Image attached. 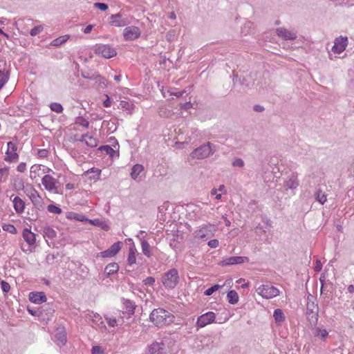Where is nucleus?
Returning a JSON list of instances; mask_svg holds the SVG:
<instances>
[{"label": "nucleus", "mask_w": 354, "mask_h": 354, "mask_svg": "<svg viewBox=\"0 0 354 354\" xmlns=\"http://www.w3.org/2000/svg\"><path fill=\"white\" fill-rule=\"evenodd\" d=\"M12 188L15 191H19L24 189V181L22 178L19 176L14 177L11 180Z\"/></svg>", "instance_id": "obj_28"}, {"label": "nucleus", "mask_w": 354, "mask_h": 354, "mask_svg": "<svg viewBox=\"0 0 354 354\" xmlns=\"http://www.w3.org/2000/svg\"><path fill=\"white\" fill-rule=\"evenodd\" d=\"M94 7L103 11L106 10L109 8L107 4L99 2L94 3Z\"/></svg>", "instance_id": "obj_48"}, {"label": "nucleus", "mask_w": 354, "mask_h": 354, "mask_svg": "<svg viewBox=\"0 0 354 354\" xmlns=\"http://www.w3.org/2000/svg\"><path fill=\"white\" fill-rule=\"evenodd\" d=\"M47 209L49 212L56 214H60L62 212V209L53 204H50L48 206Z\"/></svg>", "instance_id": "obj_39"}, {"label": "nucleus", "mask_w": 354, "mask_h": 354, "mask_svg": "<svg viewBox=\"0 0 354 354\" xmlns=\"http://www.w3.org/2000/svg\"><path fill=\"white\" fill-rule=\"evenodd\" d=\"M277 34L279 37L286 40H294L297 39V34L295 32L283 28H277Z\"/></svg>", "instance_id": "obj_15"}, {"label": "nucleus", "mask_w": 354, "mask_h": 354, "mask_svg": "<svg viewBox=\"0 0 354 354\" xmlns=\"http://www.w3.org/2000/svg\"><path fill=\"white\" fill-rule=\"evenodd\" d=\"M48 154L47 149H39L38 151V156L41 158H46Z\"/></svg>", "instance_id": "obj_54"}, {"label": "nucleus", "mask_w": 354, "mask_h": 354, "mask_svg": "<svg viewBox=\"0 0 354 354\" xmlns=\"http://www.w3.org/2000/svg\"><path fill=\"white\" fill-rule=\"evenodd\" d=\"M1 289L3 290V292L5 293H7L10 291V284L5 281H1Z\"/></svg>", "instance_id": "obj_47"}, {"label": "nucleus", "mask_w": 354, "mask_h": 354, "mask_svg": "<svg viewBox=\"0 0 354 354\" xmlns=\"http://www.w3.org/2000/svg\"><path fill=\"white\" fill-rule=\"evenodd\" d=\"M69 38H70L69 35H65L60 36V37L55 39L54 40H53L50 43V45L53 46H59L60 45H62L64 43H65L66 41H67Z\"/></svg>", "instance_id": "obj_33"}, {"label": "nucleus", "mask_w": 354, "mask_h": 354, "mask_svg": "<svg viewBox=\"0 0 354 354\" xmlns=\"http://www.w3.org/2000/svg\"><path fill=\"white\" fill-rule=\"evenodd\" d=\"M29 299L35 304H41L46 301V297L42 292H30L29 295Z\"/></svg>", "instance_id": "obj_21"}, {"label": "nucleus", "mask_w": 354, "mask_h": 354, "mask_svg": "<svg viewBox=\"0 0 354 354\" xmlns=\"http://www.w3.org/2000/svg\"><path fill=\"white\" fill-rule=\"evenodd\" d=\"M119 270V266L116 263H111L108 264L104 268V273L109 276L112 274L117 272Z\"/></svg>", "instance_id": "obj_31"}, {"label": "nucleus", "mask_w": 354, "mask_h": 354, "mask_svg": "<svg viewBox=\"0 0 354 354\" xmlns=\"http://www.w3.org/2000/svg\"><path fill=\"white\" fill-rule=\"evenodd\" d=\"M315 198L320 204L324 205L326 201V195L319 189L315 193Z\"/></svg>", "instance_id": "obj_36"}, {"label": "nucleus", "mask_w": 354, "mask_h": 354, "mask_svg": "<svg viewBox=\"0 0 354 354\" xmlns=\"http://www.w3.org/2000/svg\"><path fill=\"white\" fill-rule=\"evenodd\" d=\"M121 249V242L113 243L109 248L100 253L102 257H112L119 252Z\"/></svg>", "instance_id": "obj_14"}, {"label": "nucleus", "mask_w": 354, "mask_h": 354, "mask_svg": "<svg viewBox=\"0 0 354 354\" xmlns=\"http://www.w3.org/2000/svg\"><path fill=\"white\" fill-rule=\"evenodd\" d=\"M122 304L124 306V312L129 315H133L135 308L136 307L135 303L129 299L124 298L122 299Z\"/></svg>", "instance_id": "obj_25"}, {"label": "nucleus", "mask_w": 354, "mask_h": 354, "mask_svg": "<svg viewBox=\"0 0 354 354\" xmlns=\"http://www.w3.org/2000/svg\"><path fill=\"white\" fill-rule=\"evenodd\" d=\"M211 194L215 195L216 196L215 198L217 200H220L221 198V194H217V189L215 188L212 189Z\"/></svg>", "instance_id": "obj_60"}, {"label": "nucleus", "mask_w": 354, "mask_h": 354, "mask_svg": "<svg viewBox=\"0 0 354 354\" xmlns=\"http://www.w3.org/2000/svg\"><path fill=\"white\" fill-rule=\"evenodd\" d=\"M94 27V25L93 24H90V25H88L84 30H83V32L85 34H88L91 32V30H93Z\"/></svg>", "instance_id": "obj_59"}, {"label": "nucleus", "mask_w": 354, "mask_h": 354, "mask_svg": "<svg viewBox=\"0 0 354 354\" xmlns=\"http://www.w3.org/2000/svg\"><path fill=\"white\" fill-rule=\"evenodd\" d=\"M142 250L143 254L147 257H150L151 256V253L150 251V245L146 240H142L141 242Z\"/></svg>", "instance_id": "obj_37"}, {"label": "nucleus", "mask_w": 354, "mask_h": 354, "mask_svg": "<svg viewBox=\"0 0 354 354\" xmlns=\"http://www.w3.org/2000/svg\"><path fill=\"white\" fill-rule=\"evenodd\" d=\"M249 262L248 257H230L224 258L219 265L222 266H233Z\"/></svg>", "instance_id": "obj_8"}, {"label": "nucleus", "mask_w": 354, "mask_h": 354, "mask_svg": "<svg viewBox=\"0 0 354 354\" xmlns=\"http://www.w3.org/2000/svg\"><path fill=\"white\" fill-rule=\"evenodd\" d=\"M165 345L162 342H153L149 346V354H162L165 350Z\"/></svg>", "instance_id": "obj_19"}, {"label": "nucleus", "mask_w": 354, "mask_h": 354, "mask_svg": "<svg viewBox=\"0 0 354 354\" xmlns=\"http://www.w3.org/2000/svg\"><path fill=\"white\" fill-rule=\"evenodd\" d=\"M144 171V167L140 164H136L133 165L131 169L130 174L132 179L136 181H140L142 180V174Z\"/></svg>", "instance_id": "obj_16"}, {"label": "nucleus", "mask_w": 354, "mask_h": 354, "mask_svg": "<svg viewBox=\"0 0 354 354\" xmlns=\"http://www.w3.org/2000/svg\"><path fill=\"white\" fill-rule=\"evenodd\" d=\"M115 149L110 147L109 145H103L101 146L99 148V150L101 151L102 153H106V155H109L111 157H113L115 155H116L118 157L119 156V145L116 142V145L113 146Z\"/></svg>", "instance_id": "obj_18"}, {"label": "nucleus", "mask_w": 354, "mask_h": 354, "mask_svg": "<svg viewBox=\"0 0 354 354\" xmlns=\"http://www.w3.org/2000/svg\"><path fill=\"white\" fill-rule=\"evenodd\" d=\"M216 151V145L207 142L194 149L189 154L193 159L203 160L212 156Z\"/></svg>", "instance_id": "obj_2"}, {"label": "nucleus", "mask_w": 354, "mask_h": 354, "mask_svg": "<svg viewBox=\"0 0 354 354\" xmlns=\"http://www.w3.org/2000/svg\"><path fill=\"white\" fill-rule=\"evenodd\" d=\"M146 285L152 286L155 283V279L152 277H149L144 280Z\"/></svg>", "instance_id": "obj_51"}, {"label": "nucleus", "mask_w": 354, "mask_h": 354, "mask_svg": "<svg viewBox=\"0 0 354 354\" xmlns=\"http://www.w3.org/2000/svg\"><path fill=\"white\" fill-rule=\"evenodd\" d=\"M228 302L231 304H236L239 301V295L235 290H230L227 294Z\"/></svg>", "instance_id": "obj_34"}, {"label": "nucleus", "mask_w": 354, "mask_h": 354, "mask_svg": "<svg viewBox=\"0 0 354 354\" xmlns=\"http://www.w3.org/2000/svg\"><path fill=\"white\" fill-rule=\"evenodd\" d=\"M216 316L215 313L213 312H207L201 316H199L197 319L196 326L198 328H203L213 323L215 320Z\"/></svg>", "instance_id": "obj_9"}, {"label": "nucleus", "mask_w": 354, "mask_h": 354, "mask_svg": "<svg viewBox=\"0 0 354 354\" xmlns=\"http://www.w3.org/2000/svg\"><path fill=\"white\" fill-rule=\"evenodd\" d=\"M109 24L114 27H124L129 25L131 21L126 15L118 12L109 17Z\"/></svg>", "instance_id": "obj_5"}, {"label": "nucleus", "mask_w": 354, "mask_h": 354, "mask_svg": "<svg viewBox=\"0 0 354 354\" xmlns=\"http://www.w3.org/2000/svg\"><path fill=\"white\" fill-rule=\"evenodd\" d=\"M257 292L265 299H271L279 295V290L274 286L267 283L257 288Z\"/></svg>", "instance_id": "obj_4"}, {"label": "nucleus", "mask_w": 354, "mask_h": 354, "mask_svg": "<svg viewBox=\"0 0 354 354\" xmlns=\"http://www.w3.org/2000/svg\"><path fill=\"white\" fill-rule=\"evenodd\" d=\"M201 342L203 344H205V346H209V344H212L214 342V341L209 337H204L203 340H202Z\"/></svg>", "instance_id": "obj_57"}, {"label": "nucleus", "mask_w": 354, "mask_h": 354, "mask_svg": "<svg viewBox=\"0 0 354 354\" xmlns=\"http://www.w3.org/2000/svg\"><path fill=\"white\" fill-rule=\"evenodd\" d=\"M219 242L217 239H212L208 241L207 245L211 248H216L218 246Z\"/></svg>", "instance_id": "obj_49"}, {"label": "nucleus", "mask_w": 354, "mask_h": 354, "mask_svg": "<svg viewBox=\"0 0 354 354\" xmlns=\"http://www.w3.org/2000/svg\"><path fill=\"white\" fill-rule=\"evenodd\" d=\"M50 108L53 111L56 112L57 113H60L63 111L62 106L59 103H57V102L51 103L50 105Z\"/></svg>", "instance_id": "obj_41"}, {"label": "nucleus", "mask_w": 354, "mask_h": 354, "mask_svg": "<svg viewBox=\"0 0 354 354\" xmlns=\"http://www.w3.org/2000/svg\"><path fill=\"white\" fill-rule=\"evenodd\" d=\"M222 286L218 285V284H215L214 286H212V287H210L209 288L207 289L205 292H204V295H206V296H210L212 295L214 292H216V290H218L220 288H221Z\"/></svg>", "instance_id": "obj_43"}, {"label": "nucleus", "mask_w": 354, "mask_h": 354, "mask_svg": "<svg viewBox=\"0 0 354 354\" xmlns=\"http://www.w3.org/2000/svg\"><path fill=\"white\" fill-rule=\"evenodd\" d=\"M41 183L48 191L57 192V187L56 185L57 181L50 175H45L41 179Z\"/></svg>", "instance_id": "obj_12"}, {"label": "nucleus", "mask_w": 354, "mask_h": 354, "mask_svg": "<svg viewBox=\"0 0 354 354\" xmlns=\"http://www.w3.org/2000/svg\"><path fill=\"white\" fill-rule=\"evenodd\" d=\"M92 354H102L100 347L93 346L92 348Z\"/></svg>", "instance_id": "obj_58"}, {"label": "nucleus", "mask_w": 354, "mask_h": 354, "mask_svg": "<svg viewBox=\"0 0 354 354\" xmlns=\"http://www.w3.org/2000/svg\"><path fill=\"white\" fill-rule=\"evenodd\" d=\"M80 125L83 127L88 128L89 126V122L88 120L82 119V122H80Z\"/></svg>", "instance_id": "obj_64"}, {"label": "nucleus", "mask_w": 354, "mask_h": 354, "mask_svg": "<svg viewBox=\"0 0 354 354\" xmlns=\"http://www.w3.org/2000/svg\"><path fill=\"white\" fill-rule=\"evenodd\" d=\"M95 53L102 57L109 59L117 55L116 50L107 44H97L95 46Z\"/></svg>", "instance_id": "obj_6"}, {"label": "nucleus", "mask_w": 354, "mask_h": 354, "mask_svg": "<svg viewBox=\"0 0 354 354\" xmlns=\"http://www.w3.org/2000/svg\"><path fill=\"white\" fill-rule=\"evenodd\" d=\"M273 317L274 319L275 323L279 326H281L286 319L284 313H283L282 310L279 308L274 310Z\"/></svg>", "instance_id": "obj_29"}, {"label": "nucleus", "mask_w": 354, "mask_h": 354, "mask_svg": "<svg viewBox=\"0 0 354 354\" xmlns=\"http://www.w3.org/2000/svg\"><path fill=\"white\" fill-rule=\"evenodd\" d=\"M284 187L286 190L295 189L299 186V182L295 175L292 174L290 178L284 182Z\"/></svg>", "instance_id": "obj_27"}, {"label": "nucleus", "mask_w": 354, "mask_h": 354, "mask_svg": "<svg viewBox=\"0 0 354 354\" xmlns=\"http://www.w3.org/2000/svg\"><path fill=\"white\" fill-rule=\"evenodd\" d=\"M162 282L166 288H174L179 282V275L178 270L175 268H172L168 270L162 276Z\"/></svg>", "instance_id": "obj_3"}, {"label": "nucleus", "mask_w": 354, "mask_h": 354, "mask_svg": "<svg viewBox=\"0 0 354 354\" xmlns=\"http://www.w3.org/2000/svg\"><path fill=\"white\" fill-rule=\"evenodd\" d=\"M90 174H92L93 175L89 176V179L92 180H97L100 178L101 170L96 169L95 167H93L91 169H88L86 171H85L84 175L87 176Z\"/></svg>", "instance_id": "obj_32"}, {"label": "nucleus", "mask_w": 354, "mask_h": 354, "mask_svg": "<svg viewBox=\"0 0 354 354\" xmlns=\"http://www.w3.org/2000/svg\"><path fill=\"white\" fill-rule=\"evenodd\" d=\"M40 232L42 233L44 238L53 239L57 236L56 231L48 225L42 226Z\"/></svg>", "instance_id": "obj_24"}, {"label": "nucleus", "mask_w": 354, "mask_h": 354, "mask_svg": "<svg viewBox=\"0 0 354 354\" xmlns=\"http://www.w3.org/2000/svg\"><path fill=\"white\" fill-rule=\"evenodd\" d=\"M216 231L213 225H207L195 232V236L198 239H208L211 237Z\"/></svg>", "instance_id": "obj_11"}, {"label": "nucleus", "mask_w": 354, "mask_h": 354, "mask_svg": "<svg viewBox=\"0 0 354 354\" xmlns=\"http://www.w3.org/2000/svg\"><path fill=\"white\" fill-rule=\"evenodd\" d=\"M43 30L44 26L42 25L37 26L30 30V35L32 37H35L41 33L43 31Z\"/></svg>", "instance_id": "obj_44"}, {"label": "nucleus", "mask_w": 354, "mask_h": 354, "mask_svg": "<svg viewBox=\"0 0 354 354\" xmlns=\"http://www.w3.org/2000/svg\"><path fill=\"white\" fill-rule=\"evenodd\" d=\"M106 319L107 321L108 324L110 326L115 327V326H117V320L115 318L107 317L106 318Z\"/></svg>", "instance_id": "obj_50"}, {"label": "nucleus", "mask_w": 354, "mask_h": 354, "mask_svg": "<svg viewBox=\"0 0 354 354\" xmlns=\"http://www.w3.org/2000/svg\"><path fill=\"white\" fill-rule=\"evenodd\" d=\"M140 30L137 26H128L124 29L123 36L127 41H133L140 36Z\"/></svg>", "instance_id": "obj_10"}, {"label": "nucleus", "mask_w": 354, "mask_h": 354, "mask_svg": "<svg viewBox=\"0 0 354 354\" xmlns=\"http://www.w3.org/2000/svg\"><path fill=\"white\" fill-rule=\"evenodd\" d=\"M23 190L24 191V193L30 198V194L34 193L33 192H32V190L35 189L31 185H30L29 187L27 186L26 188L24 187V189Z\"/></svg>", "instance_id": "obj_53"}, {"label": "nucleus", "mask_w": 354, "mask_h": 354, "mask_svg": "<svg viewBox=\"0 0 354 354\" xmlns=\"http://www.w3.org/2000/svg\"><path fill=\"white\" fill-rule=\"evenodd\" d=\"M183 93H184V91H171V95H175L176 97H180V96L183 95Z\"/></svg>", "instance_id": "obj_63"}, {"label": "nucleus", "mask_w": 354, "mask_h": 354, "mask_svg": "<svg viewBox=\"0 0 354 354\" xmlns=\"http://www.w3.org/2000/svg\"><path fill=\"white\" fill-rule=\"evenodd\" d=\"M8 149L6 151L7 156L4 158L6 161L12 162L18 159V154L16 153L17 147L12 142L7 143Z\"/></svg>", "instance_id": "obj_13"}, {"label": "nucleus", "mask_w": 354, "mask_h": 354, "mask_svg": "<svg viewBox=\"0 0 354 354\" xmlns=\"http://www.w3.org/2000/svg\"><path fill=\"white\" fill-rule=\"evenodd\" d=\"M322 268V263H321L320 260H317L315 262V270L316 272H320Z\"/></svg>", "instance_id": "obj_55"}, {"label": "nucleus", "mask_w": 354, "mask_h": 354, "mask_svg": "<svg viewBox=\"0 0 354 354\" xmlns=\"http://www.w3.org/2000/svg\"><path fill=\"white\" fill-rule=\"evenodd\" d=\"M55 337L56 339L59 342V343L61 344L62 345H65V344L66 343L67 337L64 328L62 327L57 328V330H55Z\"/></svg>", "instance_id": "obj_23"}, {"label": "nucleus", "mask_w": 354, "mask_h": 354, "mask_svg": "<svg viewBox=\"0 0 354 354\" xmlns=\"http://www.w3.org/2000/svg\"><path fill=\"white\" fill-rule=\"evenodd\" d=\"M24 241L30 245L33 246L36 242V235L28 228H24L22 232Z\"/></svg>", "instance_id": "obj_17"}, {"label": "nucleus", "mask_w": 354, "mask_h": 354, "mask_svg": "<svg viewBox=\"0 0 354 354\" xmlns=\"http://www.w3.org/2000/svg\"><path fill=\"white\" fill-rule=\"evenodd\" d=\"M149 319L156 326H162L174 322L175 317L163 308H156L151 313Z\"/></svg>", "instance_id": "obj_1"}, {"label": "nucleus", "mask_w": 354, "mask_h": 354, "mask_svg": "<svg viewBox=\"0 0 354 354\" xmlns=\"http://www.w3.org/2000/svg\"><path fill=\"white\" fill-rule=\"evenodd\" d=\"M118 108L131 111L133 109V104L127 100H122L118 106Z\"/></svg>", "instance_id": "obj_38"}, {"label": "nucleus", "mask_w": 354, "mask_h": 354, "mask_svg": "<svg viewBox=\"0 0 354 354\" xmlns=\"http://www.w3.org/2000/svg\"><path fill=\"white\" fill-rule=\"evenodd\" d=\"M33 194H30V199L35 207L40 209L42 207V199L39 196L37 190H32Z\"/></svg>", "instance_id": "obj_26"}, {"label": "nucleus", "mask_w": 354, "mask_h": 354, "mask_svg": "<svg viewBox=\"0 0 354 354\" xmlns=\"http://www.w3.org/2000/svg\"><path fill=\"white\" fill-rule=\"evenodd\" d=\"M233 167H239L243 168L245 165L244 161L239 158H235L232 163Z\"/></svg>", "instance_id": "obj_46"}, {"label": "nucleus", "mask_w": 354, "mask_h": 354, "mask_svg": "<svg viewBox=\"0 0 354 354\" xmlns=\"http://www.w3.org/2000/svg\"><path fill=\"white\" fill-rule=\"evenodd\" d=\"M313 327L312 330L314 336L321 340L325 341L328 335V331L322 327H316V326Z\"/></svg>", "instance_id": "obj_20"}, {"label": "nucleus", "mask_w": 354, "mask_h": 354, "mask_svg": "<svg viewBox=\"0 0 354 354\" xmlns=\"http://www.w3.org/2000/svg\"><path fill=\"white\" fill-rule=\"evenodd\" d=\"M17 169L19 172H24L26 169V165L25 162H21L17 167Z\"/></svg>", "instance_id": "obj_52"}, {"label": "nucleus", "mask_w": 354, "mask_h": 354, "mask_svg": "<svg viewBox=\"0 0 354 354\" xmlns=\"http://www.w3.org/2000/svg\"><path fill=\"white\" fill-rule=\"evenodd\" d=\"M86 145L90 147H95L97 145V140L88 134Z\"/></svg>", "instance_id": "obj_40"}, {"label": "nucleus", "mask_w": 354, "mask_h": 354, "mask_svg": "<svg viewBox=\"0 0 354 354\" xmlns=\"http://www.w3.org/2000/svg\"><path fill=\"white\" fill-rule=\"evenodd\" d=\"M307 319L311 326H315L318 322V310L306 313Z\"/></svg>", "instance_id": "obj_30"}, {"label": "nucleus", "mask_w": 354, "mask_h": 354, "mask_svg": "<svg viewBox=\"0 0 354 354\" xmlns=\"http://www.w3.org/2000/svg\"><path fill=\"white\" fill-rule=\"evenodd\" d=\"M8 76H3L0 79V90L3 87V86L8 82Z\"/></svg>", "instance_id": "obj_56"}, {"label": "nucleus", "mask_w": 354, "mask_h": 354, "mask_svg": "<svg viewBox=\"0 0 354 354\" xmlns=\"http://www.w3.org/2000/svg\"><path fill=\"white\" fill-rule=\"evenodd\" d=\"M177 244H178V243L176 241L175 239H172L170 240L169 245L173 249H176L178 248Z\"/></svg>", "instance_id": "obj_61"}, {"label": "nucleus", "mask_w": 354, "mask_h": 354, "mask_svg": "<svg viewBox=\"0 0 354 354\" xmlns=\"http://www.w3.org/2000/svg\"><path fill=\"white\" fill-rule=\"evenodd\" d=\"M13 207L18 214L24 212L25 209V202L19 196H15L12 199Z\"/></svg>", "instance_id": "obj_22"}, {"label": "nucleus", "mask_w": 354, "mask_h": 354, "mask_svg": "<svg viewBox=\"0 0 354 354\" xmlns=\"http://www.w3.org/2000/svg\"><path fill=\"white\" fill-rule=\"evenodd\" d=\"M348 46V37L339 36L334 40V45L332 48V51L334 53L339 54L342 53Z\"/></svg>", "instance_id": "obj_7"}, {"label": "nucleus", "mask_w": 354, "mask_h": 354, "mask_svg": "<svg viewBox=\"0 0 354 354\" xmlns=\"http://www.w3.org/2000/svg\"><path fill=\"white\" fill-rule=\"evenodd\" d=\"M136 249L134 247H131L129 248V252L127 259V263L129 266H132L136 263Z\"/></svg>", "instance_id": "obj_35"}, {"label": "nucleus", "mask_w": 354, "mask_h": 354, "mask_svg": "<svg viewBox=\"0 0 354 354\" xmlns=\"http://www.w3.org/2000/svg\"><path fill=\"white\" fill-rule=\"evenodd\" d=\"M103 105L105 107H110L111 106V100L109 96H106V99L104 101Z\"/></svg>", "instance_id": "obj_62"}, {"label": "nucleus", "mask_w": 354, "mask_h": 354, "mask_svg": "<svg viewBox=\"0 0 354 354\" xmlns=\"http://www.w3.org/2000/svg\"><path fill=\"white\" fill-rule=\"evenodd\" d=\"M4 231L8 232L11 234H15L17 232L16 227L12 224H4L2 226Z\"/></svg>", "instance_id": "obj_42"}, {"label": "nucleus", "mask_w": 354, "mask_h": 354, "mask_svg": "<svg viewBox=\"0 0 354 354\" xmlns=\"http://www.w3.org/2000/svg\"><path fill=\"white\" fill-rule=\"evenodd\" d=\"M314 310H318V306L314 301L307 303L306 313L313 312Z\"/></svg>", "instance_id": "obj_45"}]
</instances>
